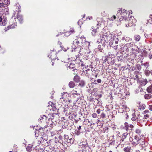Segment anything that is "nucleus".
I'll return each mask as SVG.
<instances>
[{
	"mask_svg": "<svg viewBox=\"0 0 152 152\" xmlns=\"http://www.w3.org/2000/svg\"><path fill=\"white\" fill-rule=\"evenodd\" d=\"M130 12L127 11L125 9L122 8H119L117 14L116 15L118 18L120 20H122L124 19V23L126 27H128L132 26V23H134L136 20L133 18H129V17Z\"/></svg>",
	"mask_w": 152,
	"mask_h": 152,
	"instance_id": "1",
	"label": "nucleus"
},
{
	"mask_svg": "<svg viewBox=\"0 0 152 152\" xmlns=\"http://www.w3.org/2000/svg\"><path fill=\"white\" fill-rule=\"evenodd\" d=\"M132 144L134 146H136V145L139 144L141 148H142L143 144L144 143V141L142 140L137 136H135L134 139H133L132 141Z\"/></svg>",
	"mask_w": 152,
	"mask_h": 152,
	"instance_id": "2",
	"label": "nucleus"
},
{
	"mask_svg": "<svg viewBox=\"0 0 152 152\" xmlns=\"http://www.w3.org/2000/svg\"><path fill=\"white\" fill-rule=\"evenodd\" d=\"M100 42L102 44L105 45L110 40V37L108 35L105 34L100 36Z\"/></svg>",
	"mask_w": 152,
	"mask_h": 152,
	"instance_id": "3",
	"label": "nucleus"
},
{
	"mask_svg": "<svg viewBox=\"0 0 152 152\" xmlns=\"http://www.w3.org/2000/svg\"><path fill=\"white\" fill-rule=\"evenodd\" d=\"M64 138L63 140L58 141V142L61 143L62 145H64L66 143V142L68 141V139H69V136L67 135H64Z\"/></svg>",
	"mask_w": 152,
	"mask_h": 152,
	"instance_id": "4",
	"label": "nucleus"
},
{
	"mask_svg": "<svg viewBox=\"0 0 152 152\" xmlns=\"http://www.w3.org/2000/svg\"><path fill=\"white\" fill-rule=\"evenodd\" d=\"M69 97V94L66 92H64L62 94V97L60 98V99H63V101L66 100L68 97Z\"/></svg>",
	"mask_w": 152,
	"mask_h": 152,
	"instance_id": "5",
	"label": "nucleus"
},
{
	"mask_svg": "<svg viewBox=\"0 0 152 152\" xmlns=\"http://www.w3.org/2000/svg\"><path fill=\"white\" fill-rule=\"evenodd\" d=\"M99 32V29L98 28H96L95 29L92 30L91 34L93 36H95L97 33H98Z\"/></svg>",
	"mask_w": 152,
	"mask_h": 152,
	"instance_id": "6",
	"label": "nucleus"
},
{
	"mask_svg": "<svg viewBox=\"0 0 152 152\" xmlns=\"http://www.w3.org/2000/svg\"><path fill=\"white\" fill-rule=\"evenodd\" d=\"M73 80L76 82H78L80 80V77L78 75H75L74 77Z\"/></svg>",
	"mask_w": 152,
	"mask_h": 152,
	"instance_id": "7",
	"label": "nucleus"
},
{
	"mask_svg": "<svg viewBox=\"0 0 152 152\" xmlns=\"http://www.w3.org/2000/svg\"><path fill=\"white\" fill-rule=\"evenodd\" d=\"M75 85V83L73 81H70L69 83V86L70 88H74Z\"/></svg>",
	"mask_w": 152,
	"mask_h": 152,
	"instance_id": "8",
	"label": "nucleus"
},
{
	"mask_svg": "<svg viewBox=\"0 0 152 152\" xmlns=\"http://www.w3.org/2000/svg\"><path fill=\"white\" fill-rule=\"evenodd\" d=\"M51 51H53V53L52 54V55H49L48 56V57H49L50 58H51V59H54V58H53V56H52V55H55L56 54V52L55 51L54 52V49H53L52 50H50Z\"/></svg>",
	"mask_w": 152,
	"mask_h": 152,
	"instance_id": "9",
	"label": "nucleus"
},
{
	"mask_svg": "<svg viewBox=\"0 0 152 152\" xmlns=\"http://www.w3.org/2000/svg\"><path fill=\"white\" fill-rule=\"evenodd\" d=\"M147 91L152 94V85H151L148 87L147 88Z\"/></svg>",
	"mask_w": 152,
	"mask_h": 152,
	"instance_id": "10",
	"label": "nucleus"
},
{
	"mask_svg": "<svg viewBox=\"0 0 152 152\" xmlns=\"http://www.w3.org/2000/svg\"><path fill=\"white\" fill-rule=\"evenodd\" d=\"M134 39L136 42H138L140 39V37L138 35H136L134 36Z\"/></svg>",
	"mask_w": 152,
	"mask_h": 152,
	"instance_id": "11",
	"label": "nucleus"
},
{
	"mask_svg": "<svg viewBox=\"0 0 152 152\" xmlns=\"http://www.w3.org/2000/svg\"><path fill=\"white\" fill-rule=\"evenodd\" d=\"M131 148L130 147H127L124 148V151L125 152H130Z\"/></svg>",
	"mask_w": 152,
	"mask_h": 152,
	"instance_id": "12",
	"label": "nucleus"
},
{
	"mask_svg": "<svg viewBox=\"0 0 152 152\" xmlns=\"http://www.w3.org/2000/svg\"><path fill=\"white\" fill-rule=\"evenodd\" d=\"M4 5H8L10 4V0H4L3 2Z\"/></svg>",
	"mask_w": 152,
	"mask_h": 152,
	"instance_id": "13",
	"label": "nucleus"
},
{
	"mask_svg": "<svg viewBox=\"0 0 152 152\" xmlns=\"http://www.w3.org/2000/svg\"><path fill=\"white\" fill-rule=\"evenodd\" d=\"M152 95L150 94H146L145 95L144 97L145 99H149L151 97Z\"/></svg>",
	"mask_w": 152,
	"mask_h": 152,
	"instance_id": "14",
	"label": "nucleus"
},
{
	"mask_svg": "<svg viewBox=\"0 0 152 152\" xmlns=\"http://www.w3.org/2000/svg\"><path fill=\"white\" fill-rule=\"evenodd\" d=\"M125 126L124 127L126 130H129V125L127 122H125L124 124Z\"/></svg>",
	"mask_w": 152,
	"mask_h": 152,
	"instance_id": "15",
	"label": "nucleus"
},
{
	"mask_svg": "<svg viewBox=\"0 0 152 152\" xmlns=\"http://www.w3.org/2000/svg\"><path fill=\"white\" fill-rule=\"evenodd\" d=\"M17 19H18L20 23L22 22L23 20L22 17L20 15H18L17 17Z\"/></svg>",
	"mask_w": 152,
	"mask_h": 152,
	"instance_id": "16",
	"label": "nucleus"
},
{
	"mask_svg": "<svg viewBox=\"0 0 152 152\" xmlns=\"http://www.w3.org/2000/svg\"><path fill=\"white\" fill-rule=\"evenodd\" d=\"M147 82L148 81L146 79H143L142 81L141 85L142 86H145L147 83Z\"/></svg>",
	"mask_w": 152,
	"mask_h": 152,
	"instance_id": "17",
	"label": "nucleus"
},
{
	"mask_svg": "<svg viewBox=\"0 0 152 152\" xmlns=\"http://www.w3.org/2000/svg\"><path fill=\"white\" fill-rule=\"evenodd\" d=\"M83 45L86 46L88 48L90 46V42L87 41H85V42H84V43H83Z\"/></svg>",
	"mask_w": 152,
	"mask_h": 152,
	"instance_id": "18",
	"label": "nucleus"
},
{
	"mask_svg": "<svg viewBox=\"0 0 152 152\" xmlns=\"http://www.w3.org/2000/svg\"><path fill=\"white\" fill-rule=\"evenodd\" d=\"M79 85L81 87H83L85 85V82L83 80H81L80 81V83H79Z\"/></svg>",
	"mask_w": 152,
	"mask_h": 152,
	"instance_id": "19",
	"label": "nucleus"
},
{
	"mask_svg": "<svg viewBox=\"0 0 152 152\" xmlns=\"http://www.w3.org/2000/svg\"><path fill=\"white\" fill-rule=\"evenodd\" d=\"M116 18V17L115 15H113V16L111 17L108 18L110 20H114Z\"/></svg>",
	"mask_w": 152,
	"mask_h": 152,
	"instance_id": "20",
	"label": "nucleus"
},
{
	"mask_svg": "<svg viewBox=\"0 0 152 152\" xmlns=\"http://www.w3.org/2000/svg\"><path fill=\"white\" fill-rule=\"evenodd\" d=\"M68 31L70 34H71L75 32V31L73 28H71Z\"/></svg>",
	"mask_w": 152,
	"mask_h": 152,
	"instance_id": "21",
	"label": "nucleus"
},
{
	"mask_svg": "<svg viewBox=\"0 0 152 152\" xmlns=\"http://www.w3.org/2000/svg\"><path fill=\"white\" fill-rule=\"evenodd\" d=\"M41 118H40V120H41L42 119L46 120L47 118L46 116L45 115H42Z\"/></svg>",
	"mask_w": 152,
	"mask_h": 152,
	"instance_id": "22",
	"label": "nucleus"
},
{
	"mask_svg": "<svg viewBox=\"0 0 152 152\" xmlns=\"http://www.w3.org/2000/svg\"><path fill=\"white\" fill-rule=\"evenodd\" d=\"M136 133L140 135L141 133V131L139 129H137L136 130Z\"/></svg>",
	"mask_w": 152,
	"mask_h": 152,
	"instance_id": "23",
	"label": "nucleus"
},
{
	"mask_svg": "<svg viewBox=\"0 0 152 152\" xmlns=\"http://www.w3.org/2000/svg\"><path fill=\"white\" fill-rule=\"evenodd\" d=\"M70 35V34L68 31H66L64 34V35L66 37H68Z\"/></svg>",
	"mask_w": 152,
	"mask_h": 152,
	"instance_id": "24",
	"label": "nucleus"
},
{
	"mask_svg": "<svg viewBox=\"0 0 152 152\" xmlns=\"http://www.w3.org/2000/svg\"><path fill=\"white\" fill-rule=\"evenodd\" d=\"M92 116L93 118H96L97 117V115L96 113H94L92 114Z\"/></svg>",
	"mask_w": 152,
	"mask_h": 152,
	"instance_id": "25",
	"label": "nucleus"
},
{
	"mask_svg": "<svg viewBox=\"0 0 152 152\" xmlns=\"http://www.w3.org/2000/svg\"><path fill=\"white\" fill-rule=\"evenodd\" d=\"M149 117V115L147 114L144 115V117L143 118V119H146L147 118H148Z\"/></svg>",
	"mask_w": 152,
	"mask_h": 152,
	"instance_id": "26",
	"label": "nucleus"
},
{
	"mask_svg": "<svg viewBox=\"0 0 152 152\" xmlns=\"http://www.w3.org/2000/svg\"><path fill=\"white\" fill-rule=\"evenodd\" d=\"M134 127V126L133 125L131 124H129V129L132 130V129Z\"/></svg>",
	"mask_w": 152,
	"mask_h": 152,
	"instance_id": "27",
	"label": "nucleus"
},
{
	"mask_svg": "<svg viewBox=\"0 0 152 152\" xmlns=\"http://www.w3.org/2000/svg\"><path fill=\"white\" fill-rule=\"evenodd\" d=\"M97 91V88H94L93 90V93L94 92H96Z\"/></svg>",
	"mask_w": 152,
	"mask_h": 152,
	"instance_id": "28",
	"label": "nucleus"
},
{
	"mask_svg": "<svg viewBox=\"0 0 152 152\" xmlns=\"http://www.w3.org/2000/svg\"><path fill=\"white\" fill-rule=\"evenodd\" d=\"M5 6L4 4L3 3V2L2 3H0V7H4Z\"/></svg>",
	"mask_w": 152,
	"mask_h": 152,
	"instance_id": "29",
	"label": "nucleus"
},
{
	"mask_svg": "<svg viewBox=\"0 0 152 152\" xmlns=\"http://www.w3.org/2000/svg\"><path fill=\"white\" fill-rule=\"evenodd\" d=\"M88 146V145L87 144H85V145H82V146H83V147L84 148H86Z\"/></svg>",
	"mask_w": 152,
	"mask_h": 152,
	"instance_id": "30",
	"label": "nucleus"
},
{
	"mask_svg": "<svg viewBox=\"0 0 152 152\" xmlns=\"http://www.w3.org/2000/svg\"><path fill=\"white\" fill-rule=\"evenodd\" d=\"M101 45H98V49H99V50H100L101 51H102V48H101Z\"/></svg>",
	"mask_w": 152,
	"mask_h": 152,
	"instance_id": "31",
	"label": "nucleus"
},
{
	"mask_svg": "<svg viewBox=\"0 0 152 152\" xmlns=\"http://www.w3.org/2000/svg\"><path fill=\"white\" fill-rule=\"evenodd\" d=\"M96 112L98 114H99L100 113V109H98L97 110V111H96Z\"/></svg>",
	"mask_w": 152,
	"mask_h": 152,
	"instance_id": "32",
	"label": "nucleus"
},
{
	"mask_svg": "<svg viewBox=\"0 0 152 152\" xmlns=\"http://www.w3.org/2000/svg\"><path fill=\"white\" fill-rule=\"evenodd\" d=\"M149 109L151 110H152V105L149 106Z\"/></svg>",
	"mask_w": 152,
	"mask_h": 152,
	"instance_id": "33",
	"label": "nucleus"
},
{
	"mask_svg": "<svg viewBox=\"0 0 152 152\" xmlns=\"http://www.w3.org/2000/svg\"><path fill=\"white\" fill-rule=\"evenodd\" d=\"M143 65L144 66H148V63H146V64H143Z\"/></svg>",
	"mask_w": 152,
	"mask_h": 152,
	"instance_id": "34",
	"label": "nucleus"
},
{
	"mask_svg": "<svg viewBox=\"0 0 152 152\" xmlns=\"http://www.w3.org/2000/svg\"><path fill=\"white\" fill-rule=\"evenodd\" d=\"M101 81H102V80L101 79H98L97 80V82L98 83H100L101 82Z\"/></svg>",
	"mask_w": 152,
	"mask_h": 152,
	"instance_id": "35",
	"label": "nucleus"
},
{
	"mask_svg": "<svg viewBox=\"0 0 152 152\" xmlns=\"http://www.w3.org/2000/svg\"><path fill=\"white\" fill-rule=\"evenodd\" d=\"M150 19L149 20H151L152 22V15H151L150 16Z\"/></svg>",
	"mask_w": 152,
	"mask_h": 152,
	"instance_id": "36",
	"label": "nucleus"
},
{
	"mask_svg": "<svg viewBox=\"0 0 152 152\" xmlns=\"http://www.w3.org/2000/svg\"><path fill=\"white\" fill-rule=\"evenodd\" d=\"M59 138L60 140H61L62 139V137L61 136H59L58 137Z\"/></svg>",
	"mask_w": 152,
	"mask_h": 152,
	"instance_id": "37",
	"label": "nucleus"
},
{
	"mask_svg": "<svg viewBox=\"0 0 152 152\" xmlns=\"http://www.w3.org/2000/svg\"><path fill=\"white\" fill-rule=\"evenodd\" d=\"M132 121H135L136 120V119L135 117H132Z\"/></svg>",
	"mask_w": 152,
	"mask_h": 152,
	"instance_id": "38",
	"label": "nucleus"
},
{
	"mask_svg": "<svg viewBox=\"0 0 152 152\" xmlns=\"http://www.w3.org/2000/svg\"><path fill=\"white\" fill-rule=\"evenodd\" d=\"M39 130L40 131L41 130H42V131H43V129L42 127H40Z\"/></svg>",
	"mask_w": 152,
	"mask_h": 152,
	"instance_id": "39",
	"label": "nucleus"
},
{
	"mask_svg": "<svg viewBox=\"0 0 152 152\" xmlns=\"http://www.w3.org/2000/svg\"><path fill=\"white\" fill-rule=\"evenodd\" d=\"M81 129V126H79L77 128V129L79 130H80Z\"/></svg>",
	"mask_w": 152,
	"mask_h": 152,
	"instance_id": "40",
	"label": "nucleus"
},
{
	"mask_svg": "<svg viewBox=\"0 0 152 152\" xmlns=\"http://www.w3.org/2000/svg\"><path fill=\"white\" fill-rule=\"evenodd\" d=\"M135 77L137 79H139L138 76L137 75H135Z\"/></svg>",
	"mask_w": 152,
	"mask_h": 152,
	"instance_id": "41",
	"label": "nucleus"
},
{
	"mask_svg": "<svg viewBox=\"0 0 152 152\" xmlns=\"http://www.w3.org/2000/svg\"><path fill=\"white\" fill-rule=\"evenodd\" d=\"M97 121L96 122V123L97 124H98L99 122H100V121L99 120H97Z\"/></svg>",
	"mask_w": 152,
	"mask_h": 152,
	"instance_id": "42",
	"label": "nucleus"
},
{
	"mask_svg": "<svg viewBox=\"0 0 152 152\" xmlns=\"http://www.w3.org/2000/svg\"><path fill=\"white\" fill-rule=\"evenodd\" d=\"M2 18H1L0 16V23L2 21Z\"/></svg>",
	"mask_w": 152,
	"mask_h": 152,
	"instance_id": "43",
	"label": "nucleus"
},
{
	"mask_svg": "<svg viewBox=\"0 0 152 152\" xmlns=\"http://www.w3.org/2000/svg\"><path fill=\"white\" fill-rule=\"evenodd\" d=\"M145 37H146L148 35H147V34H145Z\"/></svg>",
	"mask_w": 152,
	"mask_h": 152,
	"instance_id": "44",
	"label": "nucleus"
},
{
	"mask_svg": "<svg viewBox=\"0 0 152 152\" xmlns=\"http://www.w3.org/2000/svg\"><path fill=\"white\" fill-rule=\"evenodd\" d=\"M76 43H79V42L77 40H76Z\"/></svg>",
	"mask_w": 152,
	"mask_h": 152,
	"instance_id": "45",
	"label": "nucleus"
},
{
	"mask_svg": "<svg viewBox=\"0 0 152 152\" xmlns=\"http://www.w3.org/2000/svg\"><path fill=\"white\" fill-rule=\"evenodd\" d=\"M7 27L8 28V29H10V28H11L10 26H8Z\"/></svg>",
	"mask_w": 152,
	"mask_h": 152,
	"instance_id": "46",
	"label": "nucleus"
},
{
	"mask_svg": "<svg viewBox=\"0 0 152 152\" xmlns=\"http://www.w3.org/2000/svg\"><path fill=\"white\" fill-rule=\"evenodd\" d=\"M68 139L69 140V141H70V140H71L72 139V138H70V139H69V138Z\"/></svg>",
	"mask_w": 152,
	"mask_h": 152,
	"instance_id": "47",
	"label": "nucleus"
},
{
	"mask_svg": "<svg viewBox=\"0 0 152 152\" xmlns=\"http://www.w3.org/2000/svg\"><path fill=\"white\" fill-rule=\"evenodd\" d=\"M115 43L116 44H117L118 43V41H115Z\"/></svg>",
	"mask_w": 152,
	"mask_h": 152,
	"instance_id": "48",
	"label": "nucleus"
},
{
	"mask_svg": "<svg viewBox=\"0 0 152 152\" xmlns=\"http://www.w3.org/2000/svg\"><path fill=\"white\" fill-rule=\"evenodd\" d=\"M92 125V124L91 123V124H90V126H91Z\"/></svg>",
	"mask_w": 152,
	"mask_h": 152,
	"instance_id": "49",
	"label": "nucleus"
},
{
	"mask_svg": "<svg viewBox=\"0 0 152 152\" xmlns=\"http://www.w3.org/2000/svg\"><path fill=\"white\" fill-rule=\"evenodd\" d=\"M97 75H96L95 77H97Z\"/></svg>",
	"mask_w": 152,
	"mask_h": 152,
	"instance_id": "50",
	"label": "nucleus"
},
{
	"mask_svg": "<svg viewBox=\"0 0 152 152\" xmlns=\"http://www.w3.org/2000/svg\"><path fill=\"white\" fill-rule=\"evenodd\" d=\"M55 142H56V143H57V142H56V141H55Z\"/></svg>",
	"mask_w": 152,
	"mask_h": 152,
	"instance_id": "51",
	"label": "nucleus"
},
{
	"mask_svg": "<svg viewBox=\"0 0 152 152\" xmlns=\"http://www.w3.org/2000/svg\"><path fill=\"white\" fill-rule=\"evenodd\" d=\"M109 152H112V151H109Z\"/></svg>",
	"mask_w": 152,
	"mask_h": 152,
	"instance_id": "52",
	"label": "nucleus"
},
{
	"mask_svg": "<svg viewBox=\"0 0 152 152\" xmlns=\"http://www.w3.org/2000/svg\"><path fill=\"white\" fill-rule=\"evenodd\" d=\"M104 115H103V116H104Z\"/></svg>",
	"mask_w": 152,
	"mask_h": 152,
	"instance_id": "53",
	"label": "nucleus"
},
{
	"mask_svg": "<svg viewBox=\"0 0 152 152\" xmlns=\"http://www.w3.org/2000/svg\"><path fill=\"white\" fill-rule=\"evenodd\" d=\"M104 115H103V116H104Z\"/></svg>",
	"mask_w": 152,
	"mask_h": 152,
	"instance_id": "54",
	"label": "nucleus"
},
{
	"mask_svg": "<svg viewBox=\"0 0 152 152\" xmlns=\"http://www.w3.org/2000/svg\"><path fill=\"white\" fill-rule=\"evenodd\" d=\"M124 136H125V134H124Z\"/></svg>",
	"mask_w": 152,
	"mask_h": 152,
	"instance_id": "55",
	"label": "nucleus"
},
{
	"mask_svg": "<svg viewBox=\"0 0 152 152\" xmlns=\"http://www.w3.org/2000/svg\"><path fill=\"white\" fill-rule=\"evenodd\" d=\"M9 152H12L10 151H9Z\"/></svg>",
	"mask_w": 152,
	"mask_h": 152,
	"instance_id": "56",
	"label": "nucleus"
},
{
	"mask_svg": "<svg viewBox=\"0 0 152 152\" xmlns=\"http://www.w3.org/2000/svg\"><path fill=\"white\" fill-rule=\"evenodd\" d=\"M53 64H52V65H53Z\"/></svg>",
	"mask_w": 152,
	"mask_h": 152,
	"instance_id": "57",
	"label": "nucleus"
},
{
	"mask_svg": "<svg viewBox=\"0 0 152 152\" xmlns=\"http://www.w3.org/2000/svg\"><path fill=\"white\" fill-rule=\"evenodd\" d=\"M93 124H94H94H94V123H93Z\"/></svg>",
	"mask_w": 152,
	"mask_h": 152,
	"instance_id": "58",
	"label": "nucleus"
},
{
	"mask_svg": "<svg viewBox=\"0 0 152 152\" xmlns=\"http://www.w3.org/2000/svg\"><path fill=\"white\" fill-rule=\"evenodd\" d=\"M146 112V111H144V112Z\"/></svg>",
	"mask_w": 152,
	"mask_h": 152,
	"instance_id": "59",
	"label": "nucleus"
}]
</instances>
